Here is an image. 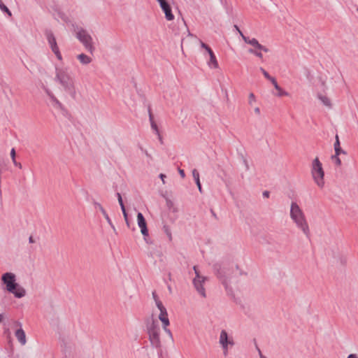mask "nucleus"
Returning <instances> with one entry per match:
<instances>
[{"label":"nucleus","instance_id":"1","mask_svg":"<svg viewBox=\"0 0 358 358\" xmlns=\"http://www.w3.org/2000/svg\"><path fill=\"white\" fill-rule=\"evenodd\" d=\"M234 268L239 271L238 275H243L242 271L239 270V266L228 260H222L216 262L213 265V273L222 284L224 286L225 289H228L229 282L234 275Z\"/></svg>","mask_w":358,"mask_h":358},{"label":"nucleus","instance_id":"2","mask_svg":"<svg viewBox=\"0 0 358 358\" xmlns=\"http://www.w3.org/2000/svg\"><path fill=\"white\" fill-rule=\"evenodd\" d=\"M55 80L62 86L67 94L74 97L76 93V80L69 68L55 66Z\"/></svg>","mask_w":358,"mask_h":358},{"label":"nucleus","instance_id":"3","mask_svg":"<svg viewBox=\"0 0 358 358\" xmlns=\"http://www.w3.org/2000/svg\"><path fill=\"white\" fill-rule=\"evenodd\" d=\"M1 282L4 287L2 289L13 294L17 299L22 298L26 294V290L16 282V276L13 273L6 272L1 276Z\"/></svg>","mask_w":358,"mask_h":358},{"label":"nucleus","instance_id":"4","mask_svg":"<svg viewBox=\"0 0 358 358\" xmlns=\"http://www.w3.org/2000/svg\"><path fill=\"white\" fill-rule=\"evenodd\" d=\"M290 217L303 232L308 236L309 228L306 221L303 213L296 202H292L290 209Z\"/></svg>","mask_w":358,"mask_h":358},{"label":"nucleus","instance_id":"5","mask_svg":"<svg viewBox=\"0 0 358 358\" xmlns=\"http://www.w3.org/2000/svg\"><path fill=\"white\" fill-rule=\"evenodd\" d=\"M240 35L241 36L243 40L245 41V43L250 45L252 48L248 50V52L254 55L257 57L259 59L263 58V55L262 53V51H264L265 52H268V49L259 43V41L255 38H250L248 36H245L240 29L236 27Z\"/></svg>","mask_w":358,"mask_h":358},{"label":"nucleus","instance_id":"6","mask_svg":"<svg viewBox=\"0 0 358 358\" xmlns=\"http://www.w3.org/2000/svg\"><path fill=\"white\" fill-rule=\"evenodd\" d=\"M313 178L316 182V184L322 187L324 185V171L322 168V164L319 160L318 157H316L312 163V170H311Z\"/></svg>","mask_w":358,"mask_h":358},{"label":"nucleus","instance_id":"7","mask_svg":"<svg viewBox=\"0 0 358 358\" xmlns=\"http://www.w3.org/2000/svg\"><path fill=\"white\" fill-rule=\"evenodd\" d=\"M76 37L83 43L85 49L90 53L93 54L95 48L91 35L86 30L79 29L76 31Z\"/></svg>","mask_w":358,"mask_h":358},{"label":"nucleus","instance_id":"8","mask_svg":"<svg viewBox=\"0 0 358 358\" xmlns=\"http://www.w3.org/2000/svg\"><path fill=\"white\" fill-rule=\"evenodd\" d=\"M201 43V48H204L208 55H209V60L208 61L207 64L210 69H216L219 68L218 62L217 60V58L212 50V49L206 43H203L202 41Z\"/></svg>","mask_w":358,"mask_h":358},{"label":"nucleus","instance_id":"9","mask_svg":"<svg viewBox=\"0 0 358 358\" xmlns=\"http://www.w3.org/2000/svg\"><path fill=\"white\" fill-rule=\"evenodd\" d=\"M219 343L223 348L225 355L227 353L229 345H234V344L233 339L229 337L228 333L224 329L220 332Z\"/></svg>","mask_w":358,"mask_h":358},{"label":"nucleus","instance_id":"10","mask_svg":"<svg viewBox=\"0 0 358 358\" xmlns=\"http://www.w3.org/2000/svg\"><path fill=\"white\" fill-rule=\"evenodd\" d=\"M137 222L143 236L145 237H148L149 232L147 227V222L143 215L140 212H138L137 214Z\"/></svg>","mask_w":358,"mask_h":358},{"label":"nucleus","instance_id":"11","mask_svg":"<svg viewBox=\"0 0 358 358\" xmlns=\"http://www.w3.org/2000/svg\"><path fill=\"white\" fill-rule=\"evenodd\" d=\"M48 43L50 45V48L52 50V52L55 53V55H56L57 58L62 61V54L59 50V48L57 46V42H56V39L55 38V36L52 34H50L48 35Z\"/></svg>","mask_w":358,"mask_h":358},{"label":"nucleus","instance_id":"12","mask_svg":"<svg viewBox=\"0 0 358 358\" xmlns=\"http://www.w3.org/2000/svg\"><path fill=\"white\" fill-rule=\"evenodd\" d=\"M15 326L19 327V329H17L15 331V335L18 340V341L21 343V345H25L27 341H26V335L24 331L22 328V324L19 321H15L14 322Z\"/></svg>","mask_w":358,"mask_h":358},{"label":"nucleus","instance_id":"13","mask_svg":"<svg viewBox=\"0 0 358 358\" xmlns=\"http://www.w3.org/2000/svg\"><path fill=\"white\" fill-rule=\"evenodd\" d=\"M206 279V278H202V279L194 278L193 280L195 289L203 297H206V291L203 285Z\"/></svg>","mask_w":358,"mask_h":358},{"label":"nucleus","instance_id":"14","mask_svg":"<svg viewBox=\"0 0 358 358\" xmlns=\"http://www.w3.org/2000/svg\"><path fill=\"white\" fill-rule=\"evenodd\" d=\"M149 339L152 347L158 348L161 346L159 331L149 332Z\"/></svg>","mask_w":358,"mask_h":358},{"label":"nucleus","instance_id":"15","mask_svg":"<svg viewBox=\"0 0 358 358\" xmlns=\"http://www.w3.org/2000/svg\"><path fill=\"white\" fill-rule=\"evenodd\" d=\"M93 204H94L95 208H98L101 211V213L103 215V217L106 218L107 222L110 224V226L113 228V229L114 231H115V226L113 225L110 218L109 217L108 215L107 214L106 211L103 208V206L99 203H98L95 201H93Z\"/></svg>","mask_w":358,"mask_h":358},{"label":"nucleus","instance_id":"16","mask_svg":"<svg viewBox=\"0 0 358 358\" xmlns=\"http://www.w3.org/2000/svg\"><path fill=\"white\" fill-rule=\"evenodd\" d=\"M160 7L163 12L164 13L165 17L167 20L171 21L174 19V15L172 13L171 8L168 2L162 5Z\"/></svg>","mask_w":358,"mask_h":358},{"label":"nucleus","instance_id":"17","mask_svg":"<svg viewBox=\"0 0 358 358\" xmlns=\"http://www.w3.org/2000/svg\"><path fill=\"white\" fill-rule=\"evenodd\" d=\"M146 327L148 333L155 331H159L160 329L157 320L152 319L150 320L149 319L146 322Z\"/></svg>","mask_w":358,"mask_h":358},{"label":"nucleus","instance_id":"18","mask_svg":"<svg viewBox=\"0 0 358 358\" xmlns=\"http://www.w3.org/2000/svg\"><path fill=\"white\" fill-rule=\"evenodd\" d=\"M159 311L160 313L159 315V320L162 322V325H164V327H168L170 324V322L168 317L166 308H162V310H160Z\"/></svg>","mask_w":358,"mask_h":358},{"label":"nucleus","instance_id":"19","mask_svg":"<svg viewBox=\"0 0 358 358\" xmlns=\"http://www.w3.org/2000/svg\"><path fill=\"white\" fill-rule=\"evenodd\" d=\"M76 58L83 65H88L92 62V58L84 53L78 55Z\"/></svg>","mask_w":358,"mask_h":358},{"label":"nucleus","instance_id":"20","mask_svg":"<svg viewBox=\"0 0 358 358\" xmlns=\"http://www.w3.org/2000/svg\"><path fill=\"white\" fill-rule=\"evenodd\" d=\"M334 147L335 154H337V155H341V154L347 155V152L344 150H343L341 148V143H340L339 137H338V136L337 134L335 136V143H334Z\"/></svg>","mask_w":358,"mask_h":358},{"label":"nucleus","instance_id":"21","mask_svg":"<svg viewBox=\"0 0 358 358\" xmlns=\"http://www.w3.org/2000/svg\"><path fill=\"white\" fill-rule=\"evenodd\" d=\"M149 120L150 122V126L152 130L156 133L157 136H159V130L158 128L157 121L155 118L153 113H149Z\"/></svg>","mask_w":358,"mask_h":358},{"label":"nucleus","instance_id":"22","mask_svg":"<svg viewBox=\"0 0 358 358\" xmlns=\"http://www.w3.org/2000/svg\"><path fill=\"white\" fill-rule=\"evenodd\" d=\"M274 88L277 91V92L275 94V95L278 96H288V93L285 91H284L278 84L277 80H275L273 83H272Z\"/></svg>","mask_w":358,"mask_h":358},{"label":"nucleus","instance_id":"23","mask_svg":"<svg viewBox=\"0 0 358 358\" xmlns=\"http://www.w3.org/2000/svg\"><path fill=\"white\" fill-rule=\"evenodd\" d=\"M192 176H193L194 180L195 181V183L199 189V191L201 193H202V186H201L200 179H199V173L198 172V171L196 169H194L192 171Z\"/></svg>","mask_w":358,"mask_h":358},{"label":"nucleus","instance_id":"24","mask_svg":"<svg viewBox=\"0 0 358 358\" xmlns=\"http://www.w3.org/2000/svg\"><path fill=\"white\" fill-rule=\"evenodd\" d=\"M248 103L251 106H255L257 103V98L254 93L250 92L248 95Z\"/></svg>","mask_w":358,"mask_h":358},{"label":"nucleus","instance_id":"25","mask_svg":"<svg viewBox=\"0 0 358 358\" xmlns=\"http://www.w3.org/2000/svg\"><path fill=\"white\" fill-rule=\"evenodd\" d=\"M166 204L167 208L173 212H177V208L174 207L173 202L169 198H166Z\"/></svg>","mask_w":358,"mask_h":358},{"label":"nucleus","instance_id":"26","mask_svg":"<svg viewBox=\"0 0 358 358\" xmlns=\"http://www.w3.org/2000/svg\"><path fill=\"white\" fill-rule=\"evenodd\" d=\"M260 71L262 73V74L264 75V76L269 81L272 83H273L276 79L272 76H271L263 68H260Z\"/></svg>","mask_w":358,"mask_h":358},{"label":"nucleus","instance_id":"27","mask_svg":"<svg viewBox=\"0 0 358 358\" xmlns=\"http://www.w3.org/2000/svg\"><path fill=\"white\" fill-rule=\"evenodd\" d=\"M163 231L167 235L169 240L172 241V234L169 227L166 224L164 225Z\"/></svg>","mask_w":358,"mask_h":358},{"label":"nucleus","instance_id":"28","mask_svg":"<svg viewBox=\"0 0 358 358\" xmlns=\"http://www.w3.org/2000/svg\"><path fill=\"white\" fill-rule=\"evenodd\" d=\"M340 155L334 154L331 156V160L338 166L341 165V160L339 158Z\"/></svg>","mask_w":358,"mask_h":358},{"label":"nucleus","instance_id":"29","mask_svg":"<svg viewBox=\"0 0 358 358\" xmlns=\"http://www.w3.org/2000/svg\"><path fill=\"white\" fill-rule=\"evenodd\" d=\"M319 99L322 101V102L326 105V106H330L331 104V101L330 99L325 96H322V95H320L319 96Z\"/></svg>","mask_w":358,"mask_h":358},{"label":"nucleus","instance_id":"30","mask_svg":"<svg viewBox=\"0 0 358 358\" xmlns=\"http://www.w3.org/2000/svg\"><path fill=\"white\" fill-rule=\"evenodd\" d=\"M116 196L117 197V200H118L119 204L120 206V208H125L121 194L119 192H117Z\"/></svg>","mask_w":358,"mask_h":358},{"label":"nucleus","instance_id":"31","mask_svg":"<svg viewBox=\"0 0 358 358\" xmlns=\"http://www.w3.org/2000/svg\"><path fill=\"white\" fill-rule=\"evenodd\" d=\"M0 8L1 10L6 12L10 16L11 15L10 11L8 10V8L3 3H1L0 4Z\"/></svg>","mask_w":358,"mask_h":358},{"label":"nucleus","instance_id":"32","mask_svg":"<svg viewBox=\"0 0 358 358\" xmlns=\"http://www.w3.org/2000/svg\"><path fill=\"white\" fill-rule=\"evenodd\" d=\"M155 304L159 310H162V308H166L160 300L155 301Z\"/></svg>","mask_w":358,"mask_h":358},{"label":"nucleus","instance_id":"33","mask_svg":"<svg viewBox=\"0 0 358 358\" xmlns=\"http://www.w3.org/2000/svg\"><path fill=\"white\" fill-rule=\"evenodd\" d=\"M155 304L159 310H162V308H166L160 300L155 301Z\"/></svg>","mask_w":358,"mask_h":358},{"label":"nucleus","instance_id":"34","mask_svg":"<svg viewBox=\"0 0 358 358\" xmlns=\"http://www.w3.org/2000/svg\"><path fill=\"white\" fill-rule=\"evenodd\" d=\"M241 158L243 159V162L245 166V169L248 171L249 170V164H248V162L247 161V159L243 157V155H241Z\"/></svg>","mask_w":358,"mask_h":358},{"label":"nucleus","instance_id":"35","mask_svg":"<svg viewBox=\"0 0 358 358\" xmlns=\"http://www.w3.org/2000/svg\"><path fill=\"white\" fill-rule=\"evenodd\" d=\"M193 268H194V271L195 274H196L195 278H197V279H201V278L202 279L203 277H201L200 275L199 271L197 270L196 266H194Z\"/></svg>","mask_w":358,"mask_h":358},{"label":"nucleus","instance_id":"36","mask_svg":"<svg viewBox=\"0 0 358 358\" xmlns=\"http://www.w3.org/2000/svg\"><path fill=\"white\" fill-rule=\"evenodd\" d=\"M121 210H122L124 218L125 220V222H127V220H129V219H128V214H127V212L126 210V208H121Z\"/></svg>","mask_w":358,"mask_h":358},{"label":"nucleus","instance_id":"37","mask_svg":"<svg viewBox=\"0 0 358 358\" xmlns=\"http://www.w3.org/2000/svg\"><path fill=\"white\" fill-rule=\"evenodd\" d=\"M44 89L48 96H53L51 89L48 86L45 87Z\"/></svg>","mask_w":358,"mask_h":358},{"label":"nucleus","instance_id":"38","mask_svg":"<svg viewBox=\"0 0 358 358\" xmlns=\"http://www.w3.org/2000/svg\"><path fill=\"white\" fill-rule=\"evenodd\" d=\"M15 155H16L15 150L14 148H12L10 150V157L12 158V160L15 159Z\"/></svg>","mask_w":358,"mask_h":358},{"label":"nucleus","instance_id":"39","mask_svg":"<svg viewBox=\"0 0 358 358\" xmlns=\"http://www.w3.org/2000/svg\"><path fill=\"white\" fill-rule=\"evenodd\" d=\"M162 326H163V329L165 331V332H166L171 337H172V334H171L170 329H169L167 328V327H164V325H162Z\"/></svg>","mask_w":358,"mask_h":358},{"label":"nucleus","instance_id":"40","mask_svg":"<svg viewBox=\"0 0 358 358\" xmlns=\"http://www.w3.org/2000/svg\"><path fill=\"white\" fill-rule=\"evenodd\" d=\"M159 178L162 180L163 184H165V180H164V178L166 177L165 174L164 173H160L159 175Z\"/></svg>","mask_w":358,"mask_h":358},{"label":"nucleus","instance_id":"41","mask_svg":"<svg viewBox=\"0 0 358 358\" xmlns=\"http://www.w3.org/2000/svg\"><path fill=\"white\" fill-rule=\"evenodd\" d=\"M152 298L155 300V301L159 300L155 291L152 292Z\"/></svg>","mask_w":358,"mask_h":358},{"label":"nucleus","instance_id":"42","mask_svg":"<svg viewBox=\"0 0 358 358\" xmlns=\"http://www.w3.org/2000/svg\"><path fill=\"white\" fill-rule=\"evenodd\" d=\"M262 195L264 198H268L269 197V195H270V192L267 190L266 191H264L263 193H262Z\"/></svg>","mask_w":358,"mask_h":358},{"label":"nucleus","instance_id":"43","mask_svg":"<svg viewBox=\"0 0 358 358\" xmlns=\"http://www.w3.org/2000/svg\"><path fill=\"white\" fill-rule=\"evenodd\" d=\"M13 162L15 166H18L19 168H22V164L19 162H17L15 159L13 160Z\"/></svg>","mask_w":358,"mask_h":358},{"label":"nucleus","instance_id":"44","mask_svg":"<svg viewBox=\"0 0 358 358\" xmlns=\"http://www.w3.org/2000/svg\"><path fill=\"white\" fill-rule=\"evenodd\" d=\"M178 172L182 178H185V173L183 169H179Z\"/></svg>","mask_w":358,"mask_h":358},{"label":"nucleus","instance_id":"45","mask_svg":"<svg viewBox=\"0 0 358 358\" xmlns=\"http://www.w3.org/2000/svg\"><path fill=\"white\" fill-rule=\"evenodd\" d=\"M347 358H358L356 354H350Z\"/></svg>","mask_w":358,"mask_h":358},{"label":"nucleus","instance_id":"46","mask_svg":"<svg viewBox=\"0 0 358 358\" xmlns=\"http://www.w3.org/2000/svg\"><path fill=\"white\" fill-rule=\"evenodd\" d=\"M157 1L159 3L160 6L167 2L166 0H157Z\"/></svg>","mask_w":358,"mask_h":358},{"label":"nucleus","instance_id":"47","mask_svg":"<svg viewBox=\"0 0 358 358\" xmlns=\"http://www.w3.org/2000/svg\"><path fill=\"white\" fill-rule=\"evenodd\" d=\"M29 243H34L35 242L34 238L31 236H29Z\"/></svg>","mask_w":358,"mask_h":358},{"label":"nucleus","instance_id":"48","mask_svg":"<svg viewBox=\"0 0 358 358\" xmlns=\"http://www.w3.org/2000/svg\"><path fill=\"white\" fill-rule=\"evenodd\" d=\"M143 238H144V241H145L148 244H151V243H152V242H151V241H150V240H149V238H148V237H145V236H143Z\"/></svg>","mask_w":358,"mask_h":358},{"label":"nucleus","instance_id":"49","mask_svg":"<svg viewBox=\"0 0 358 358\" xmlns=\"http://www.w3.org/2000/svg\"><path fill=\"white\" fill-rule=\"evenodd\" d=\"M143 153L149 158L152 159L151 155L146 150H144Z\"/></svg>","mask_w":358,"mask_h":358},{"label":"nucleus","instance_id":"50","mask_svg":"<svg viewBox=\"0 0 358 358\" xmlns=\"http://www.w3.org/2000/svg\"><path fill=\"white\" fill-rule=\"evenodd\" d=\"M210 212H211V213H212L213 216L214 217L217 218V215H216L215 213L213 211V210H212V209H211V210H210Z\"/></svg>","mask_w":358,"mask_h":358},{"label":"nucleus","instance_id":"51","mask_svg":"<svg viewBox=\"0 0 358 358\" xmlns=\"http://www.w3.org/2000/svg\"><path fill=\"white\" fill-rule=\"evenodd\" d=\"M158 138H159V140L160 143H163L162 138L160 134H159V136H158Z\"/></svg>","mask_w":358,"mask_h":358},{"label":"nucleus","instance_id":"52","mask_svg":"<svg viewBox=\"0 0 358 358\" xmlns=\"http://www.w3.org/2000/svg\"><path fill=\"white\" fill-rule=\"evenodd\" d=\"M3 320V314H0V322H1Z\"/></svg>","mask_w":358,"mask_h":358},{"label":"nucleus","instance_id":"53","mask_svg":"<svg viewBox=\"0 0 358 358\" xmlns=\"http://www.w3.org/2000/svg\"><path fill=\"white\" fill-rule=\"evenodd\" d=\"M138 148L143 152H144L145 149H143V148L141 145H139Z\"/></svg>","mask_w":358,"mask_h":358},{"label":"nucleus","instance_id":"54","mask_svg":"<svg viewBox=\"0 0 358 358\" xmlns=\"http://www.w3.org/2000/svg\"><path fill=\"white\" fill-rule=\"evenodd\" d=\"M65 115H66V117H67V118H69H69L71 117V114H70V113H65Z\"/></svg>","mask_w":358,"mask_h":358},{"label":"nucleus","instance_id":"55","mask_svg":"<svg viewBox=\"0 0 358 358\" xmlns=\"http://www.w3.org/2000/svg\"><path fill=\"white\" fill-rule=\"evenodd\" d=\"M126 224H127V226L130 228V223H129V220H127V222H126Z\"/></svg>","mask_w":358,"mask_h":358},{"label":"nucleus","instance_id":"56","mask_svg":"<svg viewBox=\"0 0 358 358\" xmlns=\"http://www.w3.org/2000/svg\"><path fill=\"white\" fill-rule=\"evenodd\" d=\"M254 109H255V110L256 112H258V111L259 110V109L258 108H255Z\"/></svg>","mask_w":358,"mask_h":358},{"label":"nucleus","instance_id":"57","mask_svg":"<svg viewBox=\"0 0 358 358\" xmlns=\"http://www.w3.org/2000/svg\"><path fill=\"white\" fill-rule=\"evenodd\" d=\"M257 350H258L259 352L261 354L260 349H259L257 346Z\"/></svg>","mask_w":358,"mask_h":358},{"label":"nucleus","instance_id":"58","mask_svg":"<svg viewBox=\"0 0 358 358\" xmlns=\"http://www.w3.org/2000/svg\"><path fill=\"white\" fill-rule=\"evenodd\" d=\"M260 358H266V357H264V356L261 355Z\"/></svg>","mask_w":358,"mask_h":358},{"label":"nucleus","instance_id":"59","mask_svg":"<svg viewBox=\"0 0 358 358\" xmlns=\"http://www.w3.org/2000/svg\"><path fill=\"white\" fill-rule=\"evenodd\" d=\"M159 358H163L161 355L159 356Z\"/></svg>","mask_w":358,"mask_h":358},{"label":"nucleus","instance_id":"60","mask_svg":"<svg viewBox=\"0 0 358 358\" xmlns=\"http://www.w3.org/2000/svg\"><path fill=\"white\" fill-rule=\"evenodd\" d=\"M1 161H3V159H0V162H1Z\"/></svg>","mask_w":358,"mask_h":358},{"label":"nucleus","instance_id":"61","mask_svg":"<svg viewBox=\"0 0 358 358\" xmlns=\"http://www.w3.org/2000/svg\"><path fill=\"white\" fill-rule=\"evenodd\" d=\"M1 3H2V2H1V1L0 0V4H1Z\"/></svg>","mask_w":358,"mask_h":358},{"label":"nucleus","instance_id":"62","mask_svg":"<svg viewBox=\"0 0 358 358\" xmlns=\"http://www.w3.org/2000/svg\"><path fill=\"white\" fill-rule=\"evenodd\" d=\"M357 10H358V8H357Z\"/></svg>","mask_w":358,"mask_h":358}]
</instances>
